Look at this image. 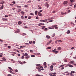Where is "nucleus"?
I'll return each instance as SVG.
<instances>
[{"instance_id":"1","label":"nucleus","mask_w":76,"mask_h":76,"mask_svg":"<svg viewBox=\"0 0 76 76\" xmlns=\"http://www.w3.org/2000/svg\"><path fill=\"white\" fill-rule=\"evenodd\" d=\"M58 26L57 25H55L52 26V27H53V28H55L56 29H58Z\"/></svg>"},{"instance_id":"2","label":"nucleus","mask_w":76,"mask_h":76,"mask_svg":"<svg viewBox=\"0 0 76 76\" xmlns=\"http://www.w3.org/2000/svg\"><path fill=\"white\" fill-rule=\"evenodd\" d=\"M50 70H51V71H53V65L50 66Z\"/></svg>"},{"instance_id":"3","label":"nucleus","mask_w":76,"mask_h":76,"mask_svg":"<svg viewBox=\"0 0 76 76\" xmlns=\"http://www.w3.org/2000/svg\"><path fill=\"white\" fill-rule=\"evenodd\" d=\"M52 40H50L49 42H47L46 45H49V44H50V43H51V42H52Z\"/></svg>"},{"instance_id":"4","label":"nucleus","mask_w":76,"mask_h":76,"mask_svg":"<svg viewBox=\"0 0 76 76\" xmlns=\"http://www.w3.org/2000/svg\"><path fill=\"white\" fill-rule=\"evenodd\" d=\"M67 3H68V1H65L63 3L65 5V4H66Z\"/></svg>"},{"instance_id":"5","label":"nucleus","mask_w":76,"mask_h":76,"mask_svg":"<svg viewBox=\"0 0 76 76\" xmlns=\"http://www.w3.org/2000/svg\"><path fill=\"white\" fill-rule=\"evenodd\" d=\"M52 52L55 54H57V53H58V51H56L54 50H52Z\"/></svg>"},{"instance_id":"6","label":"nucleus","mask_w":76,"mask_h":76,"mask_svg":"<svg viewBox=\"0 0 76 76\" xmlns=\"http://www.w3.org/2000/svg\"><path fill=\"white\" fill-rule=\"evenodd\" d=\"M38 25L39 26H41V25H44V23H39Z\"/></svg>"},{"instance_id":"7","label":"nucleus","mask_w":76,"mask_h":76,"mask_svg":"<svg viewBox=\"0 0 76 76\" xmlns=\"http://www.w3.org/2000/svg\"><path fill=\"white\" fill-rule=\"evenodd\" d=\"M4 7V6L3 5V4H2L1 7H0V10H2V9H3Z\"/></svg>"},{"instance_id":"8","label":"nucleus","mask_w":76,"mask_h":76,"mask_svg":"<svg viewBox=\"0 0 76 76\" xmlns=\"http://www.w3.org/2000/svg\"><path fill=\"white\" fill-rule=\"evenodd\" d=\"M22 21H19L18 22V24L19 25H21V24H22Z\"/></svg>"},{"instance_id":"9","label":"nucleus","mask_w":76,"mask_h":76,"mask_svg":"<svg viewBox=\"0 0 76 76\" xmlns=\"http://www.w3.org/2000/svg\"><path fill=\"white\" fill-rule=\"evenodd\" d=\"M68 66H69V67H73V66L72 65H70L69 64H68L67 65Z\"/></svg>"},{"instance_id":"10","label":"nucleus","mask_w":76,"mask_h":76,"mask_svg":"<svg viewBox=\"0 0 76 76\" xmlns=\"http://www.w3.org/2000/svg\"><path fill=\"white\" fill-rule=\"evenodd\" d=\"M5 2L4 1H0V4H4V3H5Z\"/></svg>"},{"instance_id":"11","label":"nucleus","mask_w":76,"mask_h":76,"mask_svg":"<svg viewBox=\"0 0 76 76\" xmlns=\"http://www.w3.org/2000/svg\"><path fill=\"white\" fill-rule=\"evenodd\" d=\"M46 37L48 39H50V36H48V35H46Z\"/></svg>"},{"instance_id":"12","label":"nucleus","mask_w":76,"mask_h":76,"mask_svg":"<svg viewBox=\"0 0 76 76\" xmlns=\"http://www.w3.org/2000/svg\"><path fill=\"white\" fill-rule=\"evenodd\" d=\"M38 15L39 16H42V14H41L39 12H38Z\"/></svg>"},{"instance_id":"13","label":"nucleus","mask_w":76,"mask_h":76,"mask_svg":"<svg viewBox=\"0 0 76 76\" xmlns=\"http://www.w3.org/2000/svg\"><path fill=\"white\" fill-rule=\"evenodd\" d=\"M56 35V34H55V33H54L52 35V37H55V36Z\"/></svg>"},{"instance_id":"14","label":"nucleus","mask_w":76,"mask_h":76,"mask_svg":"<svg viewBox=\"0 0 76 76\" xmlns=\"http://www.w3.org/2000/svg\"><path fill=\"white\" fill-rule=\"evenodd\" d=\"M46 49L48 50H50V49H51V47H48L47 48H46Z\"/></svg>"},{"instance_id":"15","label":"nucleus","mask_w":76,"mask_h":76,"mask_svg":"<svg viewBox=\"0 0 76 76\" xmlns=\"http://www.w3.org/2000/svg\"><path fill=\"white\" fill-rule=\"evenodd\" d=\"M69 63H70V64H72V63H73V64H74V61H72L70 62Z\"/></svg>"},{"instance_id":"16","label":"nucleus","mask_w":76,"mask_h":76,"mask_svg":"<svg viewBox=\"0 0 76 76\" xmlns=\"http://www.w3.org/2000/svg\"><path fill=\"white\" fill-rule=\"evenodd\" d=\"M57 50H61V47H58V48H57Z\"/></svg>"},{"instance_id":"17","label":"nucleus","mask_w":76,"mask_h":76,"mask_svg":"<svg viewBox=\"0 0 76 76\" xmlns=\"http://www.w3.org/2000/svg\"><path fill=\"white\" fill-rule=\"evenodd\" d=\"M21 10H21V9H19L18 10V12H20V11H21Z\"/></svg>"},{"instance_id":"18","label":"nucleus","mask_w":76,"mask_h":76,"mask_svg":"<svg viewBox=\"0 0 76 76\" xmlns=\"http://www.w3.org/2000/svg\"><path fill=\"white\" fill-rule=\"evenodd\" d=\"M2 59H3L2 61H6V59L4 58H2Z\"/></svg>"},{"instance_id":"19","label":"nucleus","mask_w":76,"mask_h":76,"mask_svg":"<svg viewBox=\"0 0 76 76\" xmlns=\"http://www.w3.org/2000/svg\"><path fill=\"white\" fill-rule=\"evenodd\" d=\"M8 69H10V70H12V71H13V69H12V68H11V67H8Z\"/></svg>"},{"instance_id":"20","label":"nucleus","mask_w":76,"mask_h":76,"mask_svg":"<svg viewBox=\"0 0 76 76\" xmlns=\"http://www.w3.org/2000/svg\"><path fill=\"white\" fill-rule=\"evenodd\" d=\"M28 54L27 53H25L24 54V56L26 57V56H28Z\"/></svg>"},{"instance_id":"21","label":"nucleus","mask_w":76,"mask_h":76,"mask_svg":"<svg viewBox=\"0 0 76 76\" xmlns=\"http://www.w3.org/2000/svg\"><path fill=\"white\" fill-rule=\"evenodd\" d=\"M16 7L18 8H21V6H19L18 5H16Z\"/></svg>"},{"instance_id":"22","label":"nucleus","mask_w":76,"mask_h":76,"mask_svg":"<svg viewBox=\"0 0 76 76\" xmlns=\"http://www.w3.org/2000/svg\"><path fill=\"white\" fill-rule=\"evenodd\" d=\"M71 73L72 74L73 73H75V72L74 71H72L71 72Z\"/></svg>"},{"instance_id":"23","label":"nucleus","mask_w":76,"mask_h":76,"mask_svg":"<svg viewBox=\"0 0 76 76\" xmlns=\"http://www.w3.org/2000/svg\"><path fill=\"white\" fill-rule=\"evenodd\" d=\"M21 13L23 14V15H24V14H25V12H23V11H21Z\"/></svg>"},{"instance_id":"24","label":"nucleus","mask_w":76,"mask_h":76,"mask_svg":"<svg viewBox=\"0 0 76 76\" xmlns=\"http://www.w3.org/2000/svg\"><path fill=\"white\" fill-rule=\"evenodd\" d=\"M40 21H41V22H44V20H41Z\"/></svg>"},{"instance_id":"25","label":"nucleus","mask_w":76,"mask_h":76,"mask_svg":"<svg viewBox=\"0 0 76 76\" xmlns=\"http://www.w3.org/2000/svg\"><path fill=\"white\" fill-rule=\"evenodd\" d=\"M38 71L39 72H41V70L40 68H39L38 69Z\"/></svg>"},{"instance_id":"26","label":"nucleus","mask_w":76,"mask_h":76,"mask_svg":"<svg viewBox=\"0 0 76 76\" xmlns=\"http://www.w3.org/2000/svg\"><path fill=\"white\" fill-rule=\"evenodd\" d=\"M35 56L34 55H31V57H35Z\"/></svg>"},{"instance_id":"27","label":"nucleus","mask_w":76,"mask_h":76,"mask_svg":"<svg viewBox=\"0 0 76 76\" xmlns=\"http://www.w3.org/2000/svg\"><path fill=\"white\" fill-rule=\"evenodd\" d=\"M30 15H31L32 16H34V14L32 13H30Z\"/></svg>"},{"instance_id":"28","label":"nucleus","mask_w":76,"mask_h":76,"mask_svg":"<svg viewBox=\"0 0 76 76\" xmlns=\"http://www.w3.org/2000/svg\"><path fill=\"white\" fill-rule=\"evenodd\" d=\"M3 20H4H4H7V19L6 18H3Z\"/></svg>"},{"instance_id":"29","label":"nucleus","mask_w":76,"mask_h":76,"mask_svg":"<svg viewBox=\"0 0 76 76\" xmlns=\"http://www.w3.org/2000/svg\"><path fill=\"white\" fill-rule=\"evenodd\" d=\"M71 25H75V24H74V23H73L72 22H71Z\"/></svg>"},{"instance_id":"30","label":"nucleus","mask_w":76,"mask_h":76,"mask_svg":"<svg viewBox=\"0 0 76 76\" xmlns=\"http://www.w3.org/2000/svg\"><path fill=\"white\" fill-rule=\"evenodd\" d=\"M70 31H69V30H68L67 32V34H70Z\"/></svg>"},{"instance_id":"31","label":"nucleus","mask_w":76,"mask_h":76,"mask_svg":"<svg viewBox=\"0 0 76 76\" xmlns=\"http://www.w3.org/2000/svg\"><path fill=\"white\" fill-rule=\"evenodd\" d=\"M31 1H29L28 2V3H31Z\"/></svg>"},{"instance_id":"32","label":"nucleus","mask_w":76,"mask_h":76,"mask_svg":"<svg viewBox=\"0 0 76 76\" xmlns=\"http://www.w3.org/2000/svg\"><path fill=\"white\" fill-rule=\"evenodd\" d=\"M47 30H48V29L47 28H45L44 29L45 31H47Z\"/></svg>"},{"instance_id":"33","label":"nucleus","mask_w":76,"mask_h":76,"mask_svg":"<svg viewBox=\"0 0 76 76\" xmlns=\"http://www.w3.org/2000/svg\"><path fill=\"white\" fill-rule=\"evenodd\" d=\"M49 22H52L53 21V20H49L48 21Z\"/></svg>"},{"instance_id":"34","label":"nucleus","mask_w":76,"mask_h":76,"mask_svg":"<svg viewBox=\"0 0 76 76\" xmlns=\"http://www.w3.org/2000/svg\"><path fill=\"white\" fill-rule=\"evenodd\" d=\"M7 48H9V49H10V48H11V47L10 46H8L7 47Z\"/></svg>"},{"instance_id":"35","label":"nucleus","mask_w":76,"mask_h":76,"mask_svg":"<svg viewBox=\"0 0 76 76\" xmlns=\"http://www.w3.org/2000/svg\"><path fill=\"white\" fill-rule=\"evenodd\" d=\"M15 71L16 72H18V69H15Z\"/></svg>"},{"instance_id":"36","label":"nucleus","mask_w":76,"mask_h":76,"mask_svg":"<svg viewBox=\"0 0 76 76\" xmlns=\"http://www.w3.org/2000/svg\"><path fill=\"white\" fill-rule=\"evenodd\" d=\"M37 11H36L35 12V14L36 15H37Z\"/></svg>"},{"instance_id":"37","label":"nucleus","mask_w":76,"mask_h":76,"mask_svg":"<svg viewBox=\"0 0 76 76\" xmlns=\"http://www.w3.org/2000/svg\"><path fill=\"white\" fill-rule=\"evenodd\" d=\"M50 20H52L53 19H54V18H53V17H51V18H50Z\"/></svg>"},{"instance_id":"38","label":"nucleus","mask_w":76,"mask_h":76,"mask_svg":"<svg viewBox=\"0 0 76 76\" xmlns=\"http://www.w3.org/2000/svg\"><path fill=\"white\" fill-rule=\"evenodd\" d=\"M21 18L22 19H24V17H23V16H21Z\"/></svg>"},{"instance_id":"39","label":"nucleus","mask_w":76,"mask_h":76,"mask_svg":"<svg viewBox=\"0 0 76 76\" xmlns=\"http://www.w3.org/2000/svg\"><path fill=\"white\" fill-rule=\"evenodd\" d=\"M52 64L53 65H54V66H55V65H56V63H52Z\"/></svg>"},{"instance_id":"40","label":"nucleus","mask_w":76,"mask_h":76,"mask_svg":"<svg viewBox=\"0 0 76 76\" xmlns=\"http://www.w3.org/2000/svg\"><path fill=\"white\" fill-rule=\"evenodd\" d=\"M61 14L62 15H64V13L63 12H61Z\"/></svg>"},{"instance_id":"41","label":"nucleus","mask_w":76,"mask_h":76,"mask_svg":"<svg viewBox=\"0 0 76 76\" xmlns=\"http://www.w3.org/2000/svg\"><path fill=\"white\" fill-rule=\"evenodd\" d=\"M47 22V20L45 19V20H44V22Z\"/></svg>"},{"instance_id":"42","label":"nucleus","mask_w":76,"mask_h":76,"mask_svg":"<svg viewBox=\"0 0 76 76\" xmlns=\"http://www.w3.org/2000/svg\"><path fill=\"white\" fill-rule=\"evenodd\" d=\"M58 42H62V41H61V40H58Z\"/></svg>"},{"instance_id":"43","label":"nucleus","mask_w":76,"mask_h":76,"mask_svg":"<svg viewBox=\"0 0 76 76\" xmlns=\"http://www.w3.org/2000/svg\"><path fill=\"white\" fill-rule=\"evenodd\" d=\"M25 58L27 59V58H29V56H27L25 57Z\"/></svg>"},{"instance_id":"44","label":"nucleus","mask_w":76,"mask_h":76,"mask_svg":"<svg viewBox=\"0 0 76 76\" xmlns=\"http://www.w3.org/2000/svg\"><path fill=\"white\" fill-rule=\"evenodd\" d=\"M70 1H71V2H74V0H70Z\"/></svg>"},{"instance_id":"45","label":"nucleus","mask_w":76,"mask_h":76,"mask_svg":"<svg viewBox=\"0 0 76 76\" xmlns=\"http://www.w3.org/2000/svg\"><path fill=\"white\" fill-rule=\"evenodd\" d=\"M53 28L51 27H49L48 28L49 29H54V27H52Z\"/></svg>"},{"instance_id":"46","label":"nucleus","mask_w":76,"mask_h":76,"mask_svg":"<svg viewBox=\"0 0 76 76\" xmlns=\"http://www.w3.org/2000/svg\"><path fill=\"white\" fill-rule=\"evenodd\" d=\"M42 9V7H39L38 9Z\"/></svg>"},{"instance_id":"47","label":"nucleus","mask_w":76,"mask_h":76,"mask_svg":"<svg viewBox=\"0 0 76 76\" xmlns=\"http://www.w3.org/2000/svg\"><path fill=\"white\" fill-rule=\"evenodd\" d=\"M71 3V4H69V5H70V6H72L73 5L72 4V3Z\"/></svg>"},{"instance_id":"48","label":"nucleus","mask_w":76,"mask_h":76,"mask_svg":"<svg viewBox=\"0 0 76 76\" xmlns=\"http://www.w3.org/2000/svg\"><path fill=\"white\" fill-rule=\"evenodd\" d=\"M29 44H32V41H29Z\"/></svg>"},{"instance_id":"49","label":"nucleus","mask_w":76,"mask_h":76,"mask_svg":"<svg viewBox=\"0 0 76 76\" xmlns=\"http://www.w3.org/2000/svg\"><path fill=\"white\" fill-rule=\"evenodd\" d=\"M28 19H31V17L29 16L28 18Z\"/></svg>"},{"instance_id":"50","label":"nucleus","mask_w":76,"mask_h":76,"mask_svg":"<svg viewBox=\"0 0 76 76\" xmlns=\"http://www.w3.org/2000/svg\"><path fill=\"white\" fill-rule=\"evenodd\" d=\"M44 64L45 65H47V63L46 62H45L44 63Z\"/></svg>"},{"instance_id":"51","label":"nucleus","mask_w":76,"mask_h":76,"mask_svg":"<svg viewBox=\"0 0 76 76\" xmlns=\"http://www.w3.org/2000/svg\"><path fill=\"white\" fill-rule=\"evenodd\" d=\"M12 3H13V4H15L16 2H15V1H13Z\"/></svg>"},{"instance_id":"52","label":"nucleus","mask_w":76,"mask_h":76,"mask_svg":"<svg viewBox=\"0 0 76 76\" xmlns=\"http://www.w3.org/2000/svg\"><path fill=\"white\" fill-rule=\"evenodd\" d=\"M64 62H67V60L66 59L64 60Z\"/></svg>"},{"instance_id":"53","label":"nucleus","mask_w":76,"mask_h":76,"mask_svg":"<svg viewBox=\"0 0 76 76\" xmlns=\"http://www.w3.org/2000/svg\"><path fill=\"white\" fill-rule=\"evenodd\" d=\"M10 73H12V71H11V70H10Z\"/></svg>"},{"instance_id":"54","label":"nucleus","mask_w":76,"mask_h":76,"mask_svg":"<svg viewBox=\"0 0 76 76\" xmlns=\"http://www.w3.org/2000/svg\"><path fill=\"white\" fill-rule=\"evenodd\" d=\"M42 12V10H41L40 11H39V12H38L40 13L41 12Z\"/></svg>"},{"instance_id":"55","label":"nucleus","mask_w":76,"mask_h":76,"mask_svg":"<svg viewBox=\"0 0 76 76\" xmlns=\"http://www.w3.org/2000/svg\"><path fill=\"white\" fill-rule=\"evenodd\" d=\"M74 8H76V4H75L74 5Z\"/></svg>"},{"instance_id":"56","label":"nucleus","mask_w":76,"mask_h":76,"mask_svg":"<svg viewBox=\"0 0 76 76\" xmlns=\"http://www.w3.org/2000/svg\"><path fill=\"white\" fill-rule=\"evenodd\" d=\"M24 56H23L21 58H22V59H23V58H24Z\"/></svg>"},{"instance_id":"57","label":"nucleus","mask_w":76,"mask_h":76,"mask_svg":"<svg viewBox=\"0 0 76 76\" xmlns=\"http://www.w3.org/2000/svg\"><path fill=\"white\" fill-rule=\"evenodd\" d=\"M18 31H17L15 32V33L16 34L17 33H18Z\"/></svg>"},{"instance_id":"58","label":"nucleus","mask_w":76,"mask_h":76,"mask_svg":"<svg viewBox=\"0 0 76 76\" xmlns=\"http://www.w3.org/2000/svg\"><path fill=\"white\" fill-rule=\"evenodd\" d=\"M5 17L7 18L8 17V15H5Z\"/></svg>"},{"instance_id":"59","label":"nucleus","mask_w":76,"mask_h":76,"mask_svg":"<svg viewBox=\"0 0 76 76\" xmlns=\"http://www.w3.org/2000/svg\"><path fill=\"white\" fill-rule=\"evenodd\" d=\"M26 19L27 18V16H25L24 17Z\"/></svg>"},{"instance_id":"60","label":"nucleus","mask_w":76,"mask_h":76,"mask_svg":"<svg viewBox=\"0 0 76 76\" xmlns=\"http://www.w3.org/2000/svg\"><path fill=\"white\" fill-rule=\"evenodd\" d=\"M69 73V75H73L72 74V72L71 73Z\"/></svg>"},{"instance_id":"61","label":"nucleus","mask_w":76,"mask_h":76,"mask_svg":"<svg viewBox=\"0 0 76 76\" xmlns=\"http://www.w3.org/2000/svg\"><path fill=\"white\" fill-rule=\"evenodd\" d=\"M36 18L37 19H38L39 18H38V17L37 16L36 17Z\"/></svg>"},{"instance_id":"62","label":"nucleus","mask_w":76,"mask_h":76,"mask_svg":"<svg viewBox=\"0 0 76 76\" xmlns=\"http://www.w3.org/2000/svg\"><path fill=\"white\" fill-rule=\"evenodd\" d=\"M33 44H35V41H34L33 42Z\"/></svg>"},{"instance_id":"63","label":"nucleus","mask_w":76,"mask_h":76,"mask_svg":"<svg viewBox=\"0 0 76 76\" xmlns=\"http://www.w3.org/2000/svg\"><path fill=\"white\" fill-rule=\"evenodd\" d=\"M36 76H40V75H39L38 74H37L36 75Z\"/></svg>"},{"instance_id":"64","label":"nucleus","mask_w":76,"mask_h":76,"mask_svg":"<svg viewBox=\"0 0 76 76\" xmlns=\"http://www.w3.org/2000/svg\"><path fill=\"white\" fill-rule=\"evenodd\" d=\"M7 76H11V75L10 74H8Z\"/></svg>"}]
</instances>
